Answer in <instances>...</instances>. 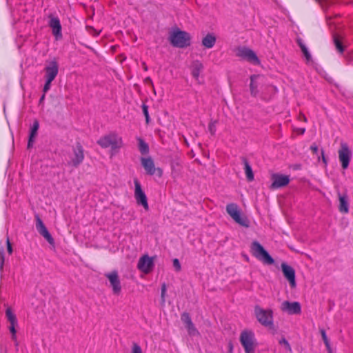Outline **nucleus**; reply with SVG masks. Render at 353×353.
Instances as JSON below:
<instances>
[{
  "label": "nucleus",
  "mask_w": 353,
  "mask_h": 353,
  "mask_svg": "<svg viewBox=\"0 0 353 353\" xmlns=\"http://www.w3.org/2000/svg\"><path fill=\"white\" fill-rule=\"evenodd\" d=\"M139 141V150L141 154L145 155L149 153L150 149L148 144L141 138L138 139Z\"/></svg>",
  "instance_id": "nucleus-26"
},
{
  "label": "nucleus",
  "mask_w": 353,
  "mask_h": 353,
  "mask_svg": "<svg viewBox=\"0 0 353 353\" xmlns=\"http://www.w3.org/2000/svg\"><path fill=\"white\" fill-rule=\"evenodd\" d=\"M260 77L259 74H252L250 76V94L252 97H256L259 94L258 86L259 84L256 82V79Z\"/></svg>",
  "instance_id": "nucleus-22"
},
{
  "label": "nucleus",
  "mask_w": 353,
  "mask_h": 353,
  "mask_svg": "<svg viewBox=\"0 0 353 353\" xmlns=\"http://www.w3.org/2000/svg\"><path fill=\"white\" fill-rule=\"evenodd\" d=\"M144 83L151 85L152 88L154 90V84H153L152 80L150 77H146L144 79Z\"/></svg>",
  "instance_id": "nucleus-45"
},
{
  "label": "nucleus",
  "mask_w": 353,
  "mask_h": 353,
  "mask_svg": "<svg viewBox=\"0 0 353 353\" xmlns=\"http://www.w3.org/2000/svg\"><path fill=\"white\" fill-rule=\"evenodd\" d=\"M6 245H7V251L9 253V254H12L13 250H12V243L10 241L9 238H7L6 240Z\"/></svg>",
  "instance_id": "nucleus-43"
},
{
  "label": "nucleus",
  "mask_w": 353,
  "mask_h": 353,
  "mask_svg": "<svg viewBox=\"0 0 353 353\" xmlns=\"http://www.w3.org/2000/svg\"><path fill=\"white\" fill-rule=\"evenodd\" d=\"M338 196L339 201V212L343 214L347 213L349 212V202L347 194H341L340 192H339Z\"/></svg>",
  "instance_id": "nucleus-20"
},
{
  "label": "nucleus",
  "mask_w": 353,
  "mask_h": 353,
  "mask_svg": "<svg viewBox=\"0 0 353 353\" xmlns=\"http://www.w3.org/2000/svg\"><path fill=\"white\" fill-rule=\"evenodd\" d=\"M296 43L301 48V52H303L304 57H305L306 61L307 62L312 61V56H311L307 48L304 44L303 40L301 38H297Z\"/></svg>",
  "instance_id": "nucleus-25"
},
{
  "label": "nucleus",
  "mask_w": 353,
  "mask_h": 353,
  "mask_svg": "<svg viewBox=\"0 0 353 353\" xmlns=\"http://www.w3.org/2000/svg\"><path fill=\"white\" fill-rule=\"evenodd\" d=\"M44 99H45V94L43 93V95L40 97L39 103H41L43 101Z\"/></svg>",
  "instance_id": "nucleus-51"
},
{
  "label": "nucleus",
  "mask_w": 353,
  "mask_h": 353,
  "mask_svg": "<svg viewBox=\"0 0 353 353\" xmlns=\"http://www.w3.org/2000/svg\"><path fill=\"white\" fill-rule=\"evenodd\" d=\"M161 304L164 305L165 301V294H166V285L165 283H163L161 285Z\"/></svg>",
  "instance_id": "nucleus-36"
},
{
  "label": "nucleus",
  "mask_w": 353,
  "mask_h": 353,
  "mask_svg": "<svg viewBox=\"0 0 353 353\" xmlns=\"http://www.w3.org/2000/svg\"><path fill=\"white\" fill-rule=\"evenodd\" d=\"M321 157H322L323 162L325 163V165H327V158L325 156L324 150L323 149H321Z\"/></svg>",
  "instance_id": "nucleus-46"
},
{
  "label": "nucleus",
  "mask_w": 353,
  "mask_h": 353,
  "mask_svg": "<svg viewBox=\"0 0 353 353\" xmlns=\"http://www.w3.org/2000/svg\"><path fill=\"white\" fill-rule=\"evenodd\" d=\"M73 153L74 157L71 159V163L74 167L77 168L84 159V150L79 142H77L73 148Z\"/></svg>",
  "instance_id": "nucleus-17"
},
{
  "label": "nucleus",
  "mask_w": 353,
  "mask_h": 353,
  "mask_svg": "<svg viewBox=\"0 0 353 353\" xmlns=\"http://www.w3.org/2000/svg\"><path fill=\"white\" fill-rule=\"evenodd\" d=\"M241 160L242 163L244 165V170H245V174L246 176L247 181L248 182L252 181L254 179V172L252 171V168L251 165H250L247 158L245 157H241Z\"/></svg>",
  "instance_id": "nucleus-21"
},
{
  "label": "nucleus",
  "mask_w": 353,
  "mask_h": 353,
  "mask_svg": "<svg viewBox=\"0 0 353 353\" xmlns=\"http://www.w3.org/2000/svg\"><path fill=\"white\" fill-rule=\"evenodd\" d=\"M279 344L283 345L285 346V348L289 351H292L291 346L288 341L284 338L282 337L281 339L279 341Z\"/></svg>",
  "instance_id": "nucleus-39"
},
{
  "label": "nucleus",
  "mask_w": 353,
  "mask_h": 353,
  "mask_svg": "<svg viewBox=\"0 0 353 353\" xmlns=\"http://www.w3.org/2000/svg\"><path fill=\"white\" fill-rule=\"evenodd\" d=\"M39 128V121L35 119V120H34L33 123L30 129L29 136H28V145H27L28 149H30L33 147V143L34 142L36 137L37 136Z\"/></svg>",
  "instance_id": "nucleus-19"
},
{
  "label": "nucleus",
  "mask_w": 353,
  "mask_h": 353,
  "mask_svg": "<svg viewBox=\"0 0 353 353\" xmlns=\"http://www.w3.org/2000/svg\"><path fill=\"white\" fill-rule=\"evenodd\" d=\"M142 65H143V70H144L145 71H147V70H148V66H147V65L145 64V62H143V63H142Z\"/></svg>",
  "instance_id": "nucleus-52"
},
{
  "label": "nucleus",
  "mask_w": 353,
  "mask_h": 353,
  "mask_svg": "<svg viewBox=\"0 0 353 353\" xmlns=\"http://www.w3.org/2000/svg\"><path fill=\"white\" fill-rule=\"evenodd\" d=\"M227 213L233 219V220L241 226L248 228L250 221L245 216H242L236 203H229L226 205Z\"/></svg>",
  "instance_id": "nucleus-6"
},
{
  "label": "nucleus",
  "mask_w": 353,
  "mask_h": 353,
  "mask_svg": "<svg viewBox=\"0 0 353 353\" xmlns=\"http://www.w3.org/2000/svg\"><path fill=\"white\" fill-rule=\"evenodd\" d=\"M132 353H143L141 347L137 343L132 344Z\"/></svg>",
  "instance_id": "nucleus-40"
},
{
  "label": "nucleus",
  "mask_w": 353,
  "mask_h": 353,
  "mask_svg": "<svg viewBox=\"0 0 353 353\" xmlns=\"http://www.w3.org/2000/svg\"><path fill=\"white\" fill-rule=\"evenodd\" d=\"M185 327L188 330V334L190 335H195L196 333H198V331L192 321L190 322L188 325H185Z\"/></svg>",
  "instance_id": "nucleus-32"
},
{
  "label": "nucleus",
  "mask_w": 353,
  "mask_h": 353,
  "mask_svg": "<svg viewBox=\"0 0 353 353\" xmlns=\"http://www.w3.org/2000/svg\"><path fill=\"white\" fill-rule=\"evenodd\" d=\"M6 316L10 324H17L16 315L13 313L11 308L8 307L6 309Z\"/></svg>",
  "instance_id": "nucleus-28"
},
{
  "label": "nucleus",
  "mask_w": 353,
  "mask_h": 353,
  "mask_svg": "<svg viewBox=\"0 0 353 353\" xmlns=\"http://www.w3.org/2000/svg\"><path fill=\"white\" fill-rule=\"evenodd\" d=\"M4 261H5L4 250H3V248L1 247V248H0V272H2L3 270Z\"/></svg>",
  "instance_id": "nucleus-35"
},
{
  "label": "nucleus",
  "mask_w": 353,
  "mask_h": 353,
  "mask_svg": "<svg viewBox=\"0 0 353 353\" xmlns=\"http://www.w3.org/2000/svg\"><path fill=\"white\" fill-rule=\"evenodd\" d=\"M48 26L52 29V33L57 41L61 40L63 37L62 27L58 17L53 14L48 15Z\"/></svg>",
  "instance_id": "nucleus-9"
},
{
  "label": "nucleus",
  "mask_w": 353,
  "mask_h": 353,
  "mask_svg": "<svg viewBox=\"0 0 353 353\" xmlns=\"http://www.w3.org/2000/svg\"><path fill=\"white\" fill-rule=\"evenodd\" d=\"M310 150L314 154H318L319 148L316 143H313L310 145Z\"/></svg>",
  "instance_id": "nucleus-44"
},
{
  "label": "nucleus",
  "mask_w": 353,
  "mask_h": 353,
  "mask_svg": "<svg viewBox=\"0 0 353 353\" xmlns=\"http://www.w3.org/2000/svg\"><path fill=\"white\" fill-rule=\"evenodd\" d=\"M141 163L148 175L152 176L156 174L159 178L163 176V170L159 167L155 168L154 162L152 157H141Z\"/></svg>",
  "instance_id": "nucleus-7"
},
{
  "label": "nucleus",
  "mask_w": 353,
  "mask_h": 353,
  "mask_svg": "<svg viewBox=\"0 0 353 353\" xmlns=\"http://www.w3.org/2000/svg\"><path fill=\"white\" fill-rule=\"evenodd\" d=\"M250 250L252 255L264 264L273 265L274 263V259L258 241H254L252 243Z\"/></svg>",
  "instance_id": "nucleus-4"
},
{
  "label": "nucleus",
  "mask_w": 353,
  "mask_h": 353,
  "mask_svg": "<svg viewBox=\"0 0 353 353\" xmlns=\"http://www.w3.org/2000/svg\"><path fill=\"white\" fill-rule=\"evenodd\" d=\"M17 325V324H10L9 327V330L12 334L11 338L12 340L17 342V330L15 329V326ZM16 345H17V343H16Z\"/></svg>",
  "instance_id": "nucleus-34"
},
{
  "label": "nucleus",
  "mask_w": 353,
  "mask_h": 353,
  "mask_svg": "<svg viewBox=\"0 0 353 353\" xmlns=\"http://www.w3.org/2000/svg\"><path fill=\"white\" fill-rule=\"evenodd\" d=\"M46 79L54 81L59 72V64L56 60L51 61L45 68Z\"/></svg>",
  "instance_id": "nucleus-18"
},
{
  "label": "nucleus",
  "mask_w": 353,
  "mask_h": 353,
  "mask_svg": "<svg viewBox=\"0 0 353 353\" xmlns=\"http://www.w3.org/2000/svg\"><path fill=\"white\" fill-rule=\"evenodd\" d=\"M254 315L257 321L264 327H268L273 334L277 332V328L274 324L273 311L265 310L256 305L254 306Z\"/></svg>",
  "instance_id": "nucleus-1"
},
{
  "label": "nucleus",
  "mask_w": 353,
  "mask_h": 353,
  "mask_svg": "<svg viewBox=\"0 0 353 353\" xmlns=\"http://www.w3.org/2000/svg\"><path fill=\"white\" fill-rule=\"evenodd\" d=\"M35 219H36V229L39 233L40 232H41L42 230H44L45 229L47 228L46 227V225H44L43 221L41 219V218L39 217V216L38 214H37L35 216Z\"/></svg>",
  "instance_id": "nucleus-30"
},
{
  "label": "nucleus",
  "mask_w": 353,
  "mask_h": 353,
  "mask_svg": "<svg viewBox=\"0 0 353 353\" xmlns=\"http://www.w3.org/2000/svg\"><path fill=\"white\" fill-rule=\"evenodd\" d=\"M281 268L284 277L288 281L290 287L294 288L296 285L294 269L285 262L281 263Z\"/></svg>",
  "instance_id": "nucleus-14"
},
{
  "label": "nucleus",
  "mask_w": 353,
  "mask_h": 353,
  "mask_svg": "<svg viewBox=\"0 0 353 353\" xmlns=\"http://www.w3.org/2000/svg\"><path fill=\"white\" fill-rule=\"evenodd\" d=\"M97 143L102 148H111L112 150L120 149L123 145L122 138L116 132H112L105 134L97 140Z\"/></svg>",
  "instance_id": "nucleus-3"
},
{
  "label": "nucleus",
  "mask_w": 353,
  "mask_h": 353,
  "mask_svg": "<svg viewBox=\"0 0 353 353\" xmlns=\"http://www.w3.org/2000/svg\"><path fill=\"white\" fill-rule=\"evenodd\" d=\"M321 334L325 347H328L330 341L326 335L325 331L324 330H321Z\"/></svg>",
  "instance_id": "nucleus-38"
},
{
  "label": "nucleus",
  "mask_w": 353,
  "mask_h": 353,
  "mask_svg": "<svg viewBox=\"0 0 353 353\" xmlns=\"http://www.w3.org/2000/svg\"><path fill=\"white\" fill-rule=\"evenodd\" d=\"M237 55L254 65L260 63V60L256 53L252 50L246 47L238 48Z\"/></svg>",
  "instance_id": "nucleus-12"
},
{
  "label": "nucleus",
  "mask_w": 353,
  "mask_h": 353,
  "mask_svg": "<svg viewBox=\"0 0 353 353\" xmlns=\"http://www.w3.org/2000/svg\"><path fill=\"white\" fill-rule=\"evenodd\" d=\"M173 266L175 268L176 271L179 272L181 270V264H180L179 259H174L173 260Z\"/></svg>",
  "instance_id": "nucleus-42"
},
{
  "label": "nucleus",
  "mask_w": 353,
  "mask_h": 353,
  "mask_svg": "<svg viewBox=\"0 0 353 353\" xmlns=\"http://www.w3.org/2000/svg\"><path fill=\"white\" fill-rule=\"evenodd\" d=\"M239 341L245 353H255L257 343L252 331H242L240 334Z\"/></svg>",
  "instance_id": "nucleus-5"
},
{
  "label": "nucleus",
  "mask_w": 353,
  "mask_h": 353,
  "mask_svg": "<svg viewBox=\"0 0 353 353\" xmlns=\"http://www.w3.org/2000/svg\"><path fill=\"white\" fill-rule=\"evenodd\" d=\"M272 183L270 188L272 190L279 189L287 186L290 181V176L281 174H273L272 175Z\"/></svg>",
  "instance_id": "nucleus-15"
},
{
  "label": "nucleus",
  "mask_w": 353,
  "mask_h": 353,
  "mask_svg": "<svg viewBox=\"0 0 353 353\" xmlns=\"http://www.w3.org/2000/svg\"><path fill=\"white\" fill-rule=\"evenodd\" d=\"M333 41L336 50L342 54L345 51V46L343 44L342 41L340 40L338 35L336 34L333 36Z\"/></svg>",
  "instance_id": "nucleus-27"
},
{
  "label": "nucleus",
  "mask_w": 353,
  "mask_h": 353,
  "mask_svg": "<svg viewBox=\"0 0 353 353\" xmlns=\"http://www.w3.org/2000/svg\"><path fill=\"white\" fill-rule=\"evenodd\" d=\"M216 43V37L213 34H208L202 39V45L207 48H212Z\"/></svg>",
  "instance_id": "nucleus-23"
},
{
  "label": "nucleus",
  "mask_w": 353,
  "mask_h": 353,
  "mask_svg": "<svg viewBox=\"0 0 353 353\" xmlns=\"http://www.w3.org/2000/svg\"><path fill=\"white\" fill-rule=\"evenodd\" d=\"M134 183L135 187L134 197L138 205H142L145 210H148L149 209L148 199L144 191L142 190L141 185L137 179L134 180Z\"/></svg>",
  "instance_id": "nucleus-10"
},
{
  "label": "nucleus",
  "mask_w": 353,
  "mask_h": 353,
  "mask_svg": "<svg viewBox=\"0 0 353 353\" xmlns=\"http://www.w3.org/2000/svg\"><path fill=\"white\" fill-rule=\"evenodd\" d=\"M104 275L110 281L113 294L116 295L119 294L121 291V285L118 272L113 270L110 272L105 273Z\"/></svg>",
  "instance_id": "nucleus-11"
},
{
  "label": "nucleus",
  "mask_w": 353,
  "mask_h": 353,
  "mask_svg": "<svg viewBox=\"0 0 353 353\" xmlns=\"http://www.w3.org/2000/svg\"><path fill=\"white\" fill-rule=\"evenodd\" d=\"M316 1L320 2L321 0H315Z\"/></svg>",
  "instance_id": "nucleus-53"
},
{
  "label": "nucleus",
  "mask_w": 353,
  "mask_h": 353,
  "mask_svg": "<svg viewBox=\"0 0 353 353\" xmlns=\"http://www.w3.org/2000/svg\"><path fill=\"white\" fill-rule=\"evenodd\" d=\"M39 234L49 243V244L52 245H54V240L47 228L40 232Z\"/></svg>",
  "instance_id": "nucleus-29"
},
{
  "label": "nucleus",
  "mask_w": 353,
  "mask_h": 353,
  "mask_svg": "<svg viewBox=\"0 0 353 353\" xmlns=\"http://www.w3.org/2000/svg\"><path fill=\"white\" fill-rule=\"evenodd\" d=\"M154 266V258L150 257L148 254L142 256L137 264V268L143 273L148 274Z\"/></svg>",
  "instance_id": "nucleus-13"
},
{
  "label": "nucleus",
  "mask_w": 353,
  "mask_h": 353,
  "mask_svg": "<svg viewBox=\"0 0 353 353\" xmlns=\"http://www.w3.org/2000/svg\"><path fill=\"white\" fill-rule=\"evenodd\" d=\"M301 168V165L300 164H294L292 165L293 170H300Z\"/></svg>",
  "instance_id": "nucleus-48"
},
{
  "label": "nucleus",
  "mask_w": 353,
  "mask_h": 353,
  "mask_svg": "<svg viewBox=\"0 0 353 353\" xmlns=\"http://www.w3.org/2000/svg\"><path fill=\"white\" fill-rule=\"evenodd\" d=\"M233 352V344L231 341L228 343V352L232 353Z\"/></svg>",
  "instance_id": "nucleus-47"
},
{
  "label": "nucleus",
  "mask_w": 353,
  "mask_h": 353,
  "mask_svg": "<svg viewBox=\"0 0 353 353\" xmlns=\"http://www.w3.org/2000/svg\"><path fill=\"white\" fill-rule=\"evenodd\" d=\"M339 159L341 163L342 168L346 170L350 164L352 152L348 145L345 142H341L339 150Z\"/></svg>",
  "instance_id": "nucleus-8"
},
{
  "label": "nucleus",
  "mask_w": 353,
  "mask_h": 353,
  "mask_svg": "<svg viewBox=\"0 0 353 353\" xmlns=\"http://www.w3.org/2000/svg\"><path fill=\"white\" fill-rule=\"evenodd\" d=\"M281 309L290 315L300 314L301 312V304L297 301L290 302L285 301L282 303Z\"/></svg>",
  "instance_id": "nucleus-16"
},
{
  "label": "nucleus",
  "mask_w": 353,
  "mask_h": 353,
  "mask_svg": "<svg viewBox=\"0 0 353 353\" xmlns=\"http://www.w3.org/2000/svg\"><path fill=\"white\" fill-rule=\"evenodd\" d=\"M216 121H212L210 122L208 125V130L210 132L211 135H214L216 132Z\"/></svg>",
  "instance_id": "nucleus-37"
},
{
  "label": "nucleus",
  "mask_w": 353,
  "mask_h": 353,
  "mask_svg": "<svg viewBox=\"0 0 353 353\" xmlns=\"http://www.w3.org/2000/svg\"><path fill=\"white\" fill-rule=\"evenodd\" d=\"M141 108L145 118V122L147 124H148L150 121V118L148 112V106L146 104L143 103L141 105Z\"/></svg>",
  "instance_id": "nucleus-33"
},
{
  "label": "nucleus",
  "mask_w": 353,
  "mask_h": 353,
  "mask_svg": "<svg viewBox=\"0 0 353 353\" xmlns=\"http://www.w3.org/2000/svg\"><path fill=\"white\" fill-rule=\"evenodd\" d=\"M326 349H327L328 353H332V348H331V346H330V343H329L328 347H326Z\"/></svg>",
  "instance_id": "nucleus-50"
},
{
  "label": "nucleus",
  "mask_w": 353,
  "mask_h": 353,
  "mask_svg": "<svg viewBox=\"0 0 353 353\" xmlns=\"http://www.w3.org/2000/svg\"><path fill=\"white\" fill-rule=\"evenodd\" d=\"M168 39L173 47L185 48L191 45L192 37L189 32L176 28L170 32Z\"/></svg>",
  "instance_id": "nucleus-2"
},
{
  "label": "nucleus",
  "mask_w": 353,
  "mask_h": 353,
  "mask_svg": "<svg viewBox=\"0 0 353 353\" xmlns=\"http://www.w3.org/2000/svg\"><path fill=\"white\" fill-rule=\"evenodd\" d=\"M181 319L185 325L192 322L190 315L188 312H184L181 314Z\"/></svg>",
  "instance_id": "nucleus-31"
},
{
  "label": "nucleus",
  "mask_w": 353,
  "mask_h": 353,
  "mask_svg": "<svg viewBox=\"0 0 353 353\" xmlns=\"http://www.w3.org/2000/svg\"><path fill=\"white\" fill-rule=\"evenodd\" d=\"M305 128H299L298 129V132L300 134H303L305 133Z\"/></svg>",
  "instance_id": "nucleus-49"
},
{
  "label": "nucleus",
  "mask_w": 353,
  "mask_h": 353,
  "mask_svg": "<svg viewBox=\"0 0 353 353\" xmlns=\"http://www.w3.org/2000/svg\"><path fill=\"white\" fill-rule=\"evenodd\" d=\"M52 82V81L46 79V83L43 88V92L44 94H46L50 89Z\"/></svg>",
  "instance_id": "nucleus-41"
},
{
  "label": "nucleus",
  "mask_w": 353,
  "mask_h": 353,
  "mask_svg": "<svg viewBox=\"0 0 353 353\" xmlns=\"http://www.w3.org/2000/svg\"><path fill=\"white\" fill-rule=\"evenodd\" d=\"M203 69V65L199 61H195L193 62L192 67V75L196 79L198 80L200 72Z\"/></svg>",
  "instance_id": "nucleus-24"
}]
</instances>
